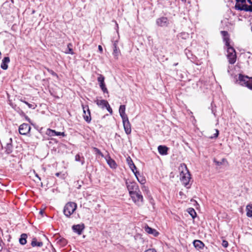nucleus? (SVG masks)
I'll list each match as a JSON object with an SVG mask.
<instances>
[{
	"label": "nucleus",
	"mask_w": 252,
	"mask_h": 252,
	"mask_svg": "<svg viewBox=\"0 0 252 252\" xmlns=\"http://www.w3.org/2000/svg\"><path fill=\"white\" fill-rule=\"evenodd\" d=\"M179 170L180 171V179L187 188H189V181L190 180V175L185 164H182L179 167Z\"/></svg>",
	"instance_id": "1"
},
{
	"label": "nucleus",
	"mask_w": 252,
	"mask_h": 252,
	"mask_svg": "<svg viewBox=\"0 0 252 252\" xmlns=\"http://www.w3.org/2000/svg\"><path fill=\"white\" fill-rule=\"evenodd\" d=\"M225 45L227 47V57L230 64H234L236 61V53L235 49L230 45L228 40L225 38Z\"/></svg>",
	"instance_id": "2"
},
{
	"label": "nucleus",
	"mask_w": 252,
	"mask_h": 252,
	"mask_svg": "<svg viewBox=\"0 0 252 252\" xmlns=\"http://www.w3.org/2000/svg\"><path fill=\"white\" fill-rule=\"evenodd\" d=\"M77 208V205L74 202H68L65 205L63 209L64 215L69 217L75 211Z\"/></svg>",
	"instance_id": "3"
},
{
	"label": "nucleus",
	"mask_w": 252,
	"mask_h": 252,
	"mask_svg": "<svg viewBox=\"0 0 252 252\" xmlns=\"http://www.w3.org/2000/svg\"><path fill=\"white\" fill-rule=\"evenodd\" d=\"M132 200L138 206H141L143 204V197L139 189L134 192L131 193L130 194Z\"/></svg>",
	"instance_id": "4"
},
{
	"label": "nucleus",
	"mask_w": 252,
	"mask_h": 252,
	"mask_svg": "<svg viewBox=\"0 0 252 252\" xmlns=\"http://www.w3.org/2000/svg\"><path fill=\"white\" fill-rule=\"evenodd\" d=\"M252 78V77H249L247 76L239 74L237 82L240 85L244 86L248 88V86H249L248 85L250 83Z\"/></svg>",
	"instance_id": "5"
},
{
	"label": "nucleus",
	"mask_w": 252,
	"mask_h": 252,
	"mask_svg": "<svg viewBox=\"0 0 252 252\" xmlns=\"http://www.w3.org/2000/svg\"><path fill=\"white\" fill-rule=\"evenodd\" d=\"M249 3L250 5H248L247 3L241 4V5L238 3H236L235 7L236 9L239 10L252 12V2L251 1V3Z\"/></svg>",
	"instance_id": "6"
},
{
	"label": "nucleus",
	"mask_w": 252,
	"mask_h": 252,
	"mask_svg": "<svg viewBox=\"0 0 252 252\" xmlns=\"http://www.w3.org/2000/svg\"><path fill=\"white\" fill-rule=\"evenodd\" d=\"M126 185L129 194L139 190L138 186L135 182H126Z\"/></svg>",
	"instance_id": "7"
},
{
	"label": "nucleus",
	"mask_w": 252,
	"mask_h": 252,
	"mask_svg": "<svg viewBox=\"0 0 252 252\" xmlns=\"http://www.w3.org/2000/svg\"><path fill=\"white\" fill-rule=\"evenodd\" d=\"M83 118L84 120L88 123L91 121V117L90 111L88 106H83Z\"/></svg>",
	"instance_id": "8"
},
{
	"label": "nucleus",
	"mask_w": 252,
	"mask_h": 252,
	"mask_svg": "<svg viewBox=\"0 0 252 252\" xmlns=\"http://www.w3.org/2000/svg\"><path fill=\"white\" fill-rule=\"evenodd\" d=\"M156 24L159 27H167L169 25V21L167 17L163 16L157 19Z\"/></svg>",
	"instance_id": "9"
},
{
	"label": "nucleus",
	"mask_w": 252,
	"mask_h": 252,
	"mask_svg": "<svg viewBox=\"0 0 252 252\" xmlns=\"http://www.w3.org/2000/svg\"><path fill=\"white\" fill-rule=\"evenodd\" d=\"M31 130V126L28 124H23L19 127V133L22 135H26Z\"/></svg>",
	"instance_id": "10"
},
{
	"label": "nucleus",
	"mask_w": 252,
	"mask_h": 252,
	"mask_svg": "<svg viewBox=\"0 0 252 252\" xmlns=\"http://www.w3.org/2000/svg\"><path fill=\"white\" fill-rule=\"evenodd\" d=\"M122 120L124 127L126 133L127 134H130L131 131V125L128 121V118H126V119H122Z\"/></svg>",
	"instance_id": "11"
},
{
	"label": "nucleus",
	"mask_w": 252,
	"mask_h": 252,
	"mask_svg": "<svg viewBox=\"0 0 252 252\" xmlns=\"http://www.w3.org/2000/svg\"><path fill=\"white\" fill-rule=\"evenodd\" d=\"M84 228L85 226L83 223L74 225L72 227L73 231L77 233L78 235H81L82 234Z\"/></svg>",
	"instance_id": "12"
},
{
	"label": "nucleus",
	"mask_w": 252,
	"mask_h": 252,
	"mask_svg": "<svg viewBox=\"0 0 252 252\" xmlns=\"http://www.w3.org/2000/svg\"><path fill=\"white\" fill-rule=\"evenodd\" d=\"M117 42L118 41L116 40L114 41L113 43V55L114 56V58L116 59H118V57L120 54V50L117 47Z\"/></svg>",
	"instance_id": "13"
},
{
	"label": "nucleus",
	"mask_w": 252,
	"mask_h": 252,
	"mask_svg": "<svg viewBox=\"0 0 252 252\" xmlns=\"http://www.w3.org/2000/svg\"><path fill=\"white\" fill-rule=\"evenodd\" d=\"M5 152L7 154H9L12 153L13 150V147L12 145V139L9 138L6 143L5 147Z\"/></svg>",
	"instance_id": "14"
},
{
	"label": "nucleus",
	"mask_w": 252,
	"mask_h": 252,
	"mask_svg": "<svg viewBox=\"0 0 252 252\" xmlns=\"http://www.w3.org/2000/svg\"><path fill=\"white\" fill-rule=\"evenodd\" d=\"M10 62V59L8 57H4L2 60L0 67L3 70H6L8 68V64Z\"/></svg>",
	"instance_id": "15"
},
{
	"label": "nucleus",
	"mask_w": 252,
	"mask_h": 252,
	"mask_svg": "<svg viewBox=\"0 0 252 252\" xmlns=\"http://www.w3.org/2000/svg\"><path fill=\"white\" fill-rule=\"evenodd\" d=\"M145 230L148 233L152 234L155 237L158 236L159 234V233L156 229L152 228L148 225L145 227Z\"/></svg>",
	"instance_id": "16"
},
{
	"label": "nucleus",
	"mask_w": 252,
	"mask_h": 252,
	"mask_svg": "<svg viewBox=\"0 0 252 252\" xmlns=\"http://www.w3.org/2000/svg\"><path fill=\"white\" fill-rule=\"evenodd\" d=\"M126 110V106L124 105H121L119 108V113L120 116L121 117L122 119H126V118H128L127 115L125 113Z\"/></svg>",
	"instance_id": "17"
},
{
	"label": "nucleus",
	"mask_w": 252,
	"mask_h": 252,
	"mask_svg": "<svg viewBox=\"0 0 252 252\" xmlns=\"http://www.w3.org/2000/svg\"><path fill=\"white\" fill-rule=\"evenodd\" d=\"M159 153L161 155L167 154L168 148L165 146L160 145L158 148Z\"/></svg>",
	"instance_id": "18"
},
{
	"label": "nucleus",
	"mask_w": 252,
	"mask_h": 252,
	"mask_svg": "<svg viewBox=\"0 0 252 252\" xmlns=\"http://www.w3.org/2000/svg\"><path fill=\"white\" fill-rule=\"evenodd\" d=\"M96 104L101 108H104L108 104V102L105 100H99L97 99L95 101Z\"/></svg>",
	"instance_id": "19"
},
{
	"label": "nucleus",
	"mask_w": 252,
	"mask_h": 252,
	"mask_svg": "<svg viewBox=\"0 0 252 252\" xmlns=\"http://www.w3.org/2000/svg\"><path fill=\"white\" fill-rule=\"evenodd\" d=\"M135 176L136 177L138 181L141 184H144L146 182L145 179L142 176L140 175V173L138 171H136L135 173Z\"/></svg>",
	"instance_id": "20"
},
{
	"label": "nucleus",
	"mask_w": 252,
	"mask_h": 252,
	"mask_svg": "<svg viewBox=\"0 0 252 252\" xmlns=\"http://www.w3.org/2000/svg\"><path fill=\"white\" fill-rule=\"evenodd\" d=\"M106 161L108 165L112 168H116L117 164L114 160L112 159L110 157L106 158Z\"/></svg>",
	"instance_id": "21"
},
{
	"label": "nucleus",
	"mask_w": 252,
	"mask_h": 252,
	"mask_svg": "<svg viewBox=\"0 0 252 252\" xmlns=\"http://www.w3.org/2000/svg\"><path fill=\"white\" fill-rule=\"evenodd\" d=\"M193 243L194 246L198 249H202L204 246V244L201 241L198 240H194Z\"/></svg>",
	"instance_id": "22"
},
{
	"label": "nucleus",
	"mask_w": 252,
	"mask_h": 252,
	"mask_svg": "<svg viewBox=\"0 0 252 252\" xmlns=\"http://www.w3.org/2000/svg\"><path fill=\"white\" fill-rule=\"evenodd\" d=\"M43 243L42 242H37V239L35 238H33L32 241L31 245L32 247H41L43 246Z\"/></svg>",
	"instance_id": "23"
},
{
	"label": "nucleus",
	"mask_w": 252,
	"mask_h": 252,
	"mask_svg": "<svg viewBox=\"0 0 252 252\" xmlns=\"http://www.w3.org/2000/svg\"><path fill=\"white\" fill-rule=\"evenodd\" d=\"M27 235L26 234H22L21 235V237L19 239V242L21 245H25L27 243Z\"/></svg>",
	"instance_id": "24"
},
{
	"label": "nucleus",
	"mask_w": 252,
	"mask_h": 252,
	"mask_svg": "<svg viewBox=\"0 0 252 252\" xmlns=\"http://www.w3.org/2000/svg\"><path fill=\"white\" fill-rule=\"evenodd\" d=\"M72 46V45L71 43H68L67 44V47L65 49L64 52L66 54H70L73 55L74 53L73 52L72 49L71 48Z\"/></svg>",
	"instance_id": "25"
},
{
	"label": "nucleus",
	"mask_w": 252,
	"mask_h": 252,
	"mask_svg": "<svg viewBox=\"0 0 252 252\" xmlns=\"http://www.w3.org/2000/svg\"><path fill=\"white\" fill-rule=\"evenodd\" d=\"M75 160L76 161H81V164L83 165L85 163V159L83 157H80L79 154H77L75 157Z\"/></svg>",
	"instance_id": "26"
},
{
	"label": "nucleus",
	"mask_w": 252,
	"mask_h": 252,
	"mask_svg": "<svg viewBox=\"0 0 252 252\" xmlns=\"http://www.w3.org/2000/svg\"><path fill=\"white\" fill-rule=\"evenodd\" d=\"M247 216L249 217H252V205L247 206Z\"/></svg>",
	"instance_id": "27"
},
{
	"label": "nucleus",
	"mask_w": 252,
	"mask_h": 252,
	"mask_svg": "<svg viewBox=\"0 0 252 252\" xmlns=\"http://www.w3.org/2000/svg\"><path fill=\"white\" fill-rule=\"evenodd\" d=\"M188 212L193 219H194L196 216V213L195 210L193 208H189Z\"/></svg>",
	"instance_id": "28"
},
{
	"label": "nucleus",
	"mask_w": 252,
	"mask_h": 252,
	"mask_svg": "<svg viewBox=\"0 0 252 252\" xmlns=\"http://www.w3.org/2000/svg\"><path fill=\"white\" fill-rule=\"evenodd\" d=\"M56 131L51 129H48L46 132V134L49 136H55Z\"/></svg>",
	"instance_id": "29"
},
{
	"label": "nucleus",
	"mask_w": 252,
	"mask_h": 252,
	"mask_svg": "<svg viewBox=\"0 0 252 252\" xmlns=\"http://www.w3.org/2000/svg\"><path fill=\"white\" fill-rule=\"evenodd\" d=\"M214 161L218 166H220L223 164L225 162H227L226 159L225 158H222L221 161H217L215 159H214Z\"/></svg>",
	"instance_id": "30"
},
{
	"label": "nucleus",
	"mask_w": 252,
	"mask_h": 252,
	"mask_svg": "<svg viewBox=\"0 0 252 252\" xmlns=\"http://www.w3.org/2000/svg\"><path fill=\"white\" fill-rule=\"evenodd\" d=\"M126 161H127V162L129 167H134V164L130 157H128L127 158Z\"/></svg>",
	"instance_id": "31"
},
{
	"label": "nucleus",
	"mask_w": 252,
	"mask_h": 252,
	"mask_svg": "<svg viewBox=\"0 0 252 252\" xmlns=\"http://www.w3.org/2000/svg\"><path fill=\"white\" fill-rule=\"evenodd\" d=\"M97 81L98 82H99V84H101V83H104V77L102 75L99 74L97 78Z\"/></svg>",
	"instance_id": "32"
},
{
	"label": "nucleus",
	"mask_w": 252,
	"mask_h": 252,
	"mask_svg": "<svg viewBox=\"0 0 252 252\" xmlns=\"http://www.w3.org/2000/svg\"><path fill=\"white\" fill-rule=\"evenodd\" d=\"M236 3L241 5V4H244L245 3H251V0H236Z\"/></svg>",
	"instance_id": "33"
},
{
	"label": "nucleus",
	"mask_w": 252,
	"mask_h": 252,
	"mask_svg": "<svg viewBox=\"0 0 252 252\" xmlns=\"http://www.w3.org/2000/svg\"><path fill=\"white\" fill-rule=\"evenodd\" d=\"M58 242L60 243V244L63 246H65L67 244V241L63 238L59 239L58 241Z\"/></svg>",
	"instance_id": "34"
},
{
	"label": "nucleus",
	"mask_w": 252,
	"mask_h": 252,
	"mask_svg": "<svg viewBox=\"0 0 252 252\" xmlns=\"http://www.w3.org/2000/svg\"><path fill=\"white\" fill-rule=\"evenodd\" d=\"M99 86L100 87V88L101 89L102 91L103 92V93H108V92L107 91V88H106L105 87V85L104 83H101V84H99Z\"/></svg>",
	"instance_id": "35"
},
{
	"label": "nucleus",
	"mask_w": 252,
	"mask_h": 252,
	"mask_svg": "<svg viewBox=\"0 0 252 252\" xmlns=\"http://www.w3.org/2000/svg\"><path fill=\"white\" fill-rule=\"evenodd\" d=\"M93 150L96 153V154L101 156L102 157H103V156H104L102 154V153L101 152V151L98 148L94 147Z\"/></svg>",
	"instance_id": "36"
},
{
	"label": "nucleus",
	"mask_w": 252,
	"mask_h": 252,
	"mask_svg": "<svg viewBox=\"0 0 252 252\" xmlns=\"http://www.w3.org/2000/svg\"><path fill=\"white\" fill-rule=\"evenodd\" d=\"M22 101L24 103L27 104L29 108H30L34 109L35 108L36 105L34 104H30L26 101Z\"/></svg>",
	"instance_id": "37"
},
{
	"label": "nucleus",
	"mask_w": 252,
	"mask_h": 252,
	"mask_svg": "<svg viewBox=\"0 0 252 252\" xmlns=\"http://www.w3.org/2000/svg\"><path fill=\"white\" fill-rule=\"evenodd\" d=\"M47 70V71L50 73L51 75H52L54 76L58 77V75L56 73H55L53 70L50 69L48 68H45Z\"/></svg>",
	"instance_id": "38"
},
{
	"label": "nucleus",
	"mask_w": 252,
	"mask_h": 252,
	"mask_svg": "<svg viewBox=\"0 0 252 252\" xmlns=\"http://www.w3.org/2000/svg\"><path fill=\"white\" fill-rule=\"evenodd\" d=\"M106 108L107 111L110 113V114H112L113 113V111H112V108L110 107V105L109 104V103H108V104L106 105V106L105 107Z\"/></svg>",
	"instance_id": "39"
},
{
	"label": "nucleus",
	"mask_w": 252,
	"mask_h": 252,
	"mask_svg": "<svg viewBox=\"0 0 252 252\" xmlns=\"http://www.w3.org/2000/svg\"><path fill=\"white\" fill-rule=\"evenodd\" d=\"M55 136H65V134L63 132H57L56 131Z\"/></svg>",
	"instance_id": "40"
},
{
	"label": "nucleus",
	"mask_w": 252,
	"mask_h": 252,
	"mask_svg": "<svg viewBox=\"0 0 252 252\" xmlns=\"http://www.w3.org/2000/svg\"><path fill=\"white\" fill-rule=\"evenodd\" d=\"M222 245L223 247L227 248L228 245V243L227 241L225 240H223L222 242Z\"/></svg>",
	"instance_id": "41"
},
{
	"label": "nucleus",
	"mask_w": 252,
	"mask_h": 252,
	"mask_svg": "<svg viewBox=\"0 0 252 252\" xmlns=\"http://www.w3.org/2000/svg\"><path fill=\"white\" fill-rule=\"evenodd\" d=\"M219 131L218 129H216V133L214 134L213 136L211 137V138L218 137V136L219 135Z\"/></svg>",
	"instance_id": "42"
},
{
	"label": "nucleus",
	"mask_w": 252,
	"mask_h": 252,
	"mask_svg": "<svg viewBox=\"0 0 252 252\" xmlns=\"http://www.w3.org/2000/svg\"><path fill=\"white\" fill-rule=\"evenodd\" d=\"M129 168L131 169V170H132V171L133 172V173H134V174H135V172H136V171H137L136 170L137 168H136V167L135 166V165H134V167H129Z\"/></svg>",
	"instance_id": "43"
},
{
	"label": "nucleus",
	"mask_w": 252,
	"mask_h": 252,
	"mask_svg": "<svg viewBox=\"0 0 252 252\" xmlns=\"http://www.w3.org/2000/svg\"><path fill=\"white\" fill-rule=\"evenodd\" d=\"M144 252H157V251L154 249H149L145 251Z\"/></svg>",
	"instance_id": "44"
},
{
	"label": "nucleus",
	"mask_w": 252,
	"mask_h": 252,
	"mask_svg": "<svg viewBox=\"0 0 252 252\" xmlns=\"http://www.w3.org/2000/svg\"><path fill=\"white\" fill-rule=\"evenodd\" d=\"M248 85L249 86H248V88L251 90H252V78H251L250 83Z\"/></svg>",
	"instance_id": "45"
},
{
	"label": "nucleus",
	"mask_w": 252,
	"mask_h": 252,
	"mask_svg": "<svg viewBox=\"0 0 252 252\" xmlns=\"http://www.w3.org/2000/svg\"><path fill=\"white\" fill-rule=\"evenodd\" d=\"M221 34H222V35L224 36H225L228 34L227 32L226 31H221Z\"/></svg>",
	"instance_id": "46"
},
{
	"label": "nucleus",
	"mask_w": 252,
	"mask_h": 252,
	"mask_svg": "<svg viewBox=\"0 0 252 252\" xmlns=\"http://www.w3.org/2000/svg\"><path fill=\"white\" fill-rule=\"evenodd\" d=\"M98 50L100 52H102V47L101 45H99L98 47Z\"/></svg>",
	"instance_id": "47"
},
{
	"label": "nucleus",
	"mask_w": 252,
	"mask_h": 252,
	"mask_svg": "<svg viewBox=\"0 0 252 252\" xmlns=\"http://www.w3.org/2000/svg\"><path fill=\"white\" fill-rule=\"evenodd\" d=\"M35 176L39 180H41L40 178L38 176L37 174H35Z\"/></svg>",
	"instance_id": "48"
},
{
	"label": "nucleus",
	"mask_w": 252,
	"mask_h": 252,
	"mask_svg": "<svg viewBox=\"0 0 252 252\" xmlns=\"http://www.w3.org/2000/svg\"><path fill=\"white\" fill-rule=\"evenodd\" d=\"M56 175L57 176H59V173H56Z\"/></svg>",
	"instance_id": "49"
},
{
	"label": "nucleus",
	"mask_w": 252,
	"mask_h": 252,
	"mask_svg": "<svg viewBox=\"0 0 252 252\" xmlns=\"http://www.w3.org/2000/svg\"><path fill=\"white\" fill-rule=\"evenodd\" d=\"M43 211H40V214H43Z\"/></svg>",
	"instance_id": "50"
},
{
	"label": "nucleus",
	"mask_w": 252,
	"mask_h": 252,
	"mask_svg": "<svg viewBox=\"0 0 252 252\" xmlns=\"http://www.w3.org/2000/svg\"><path fill=\"white\" fill-rule=\"evenodd\" d=\"M182 35H185L188 36V34H185V33H183V34H182Z\"/></svg>",
	"instance_id": "51"
},
{
	"label": "nucleus",
	"mask_w": 252,
	"mask_h": 252,
	"mask_svg": "<svg viewBox=\"0 0 252 252\" xmlns=\"http://www.w3.org/2000/svg\"><path fill=\"white\" fill-rule=\"evenodd\" d=\"M177 64H178V63H174V65L176 66V65H177Z\"/></svg>",
	"instance_id": "52"
},
{
	"label": "nucleus",
	"mask_w": 252,
	"mask_h": 252,
	"mask_svg": "<svg viewBox=\"0 0 252 252\" xmlns=\"http://www.w3.org/2000/svg\"><path fill=\"white\" fill-rule=\"evenodd\" d=\"M184 0V1H186V0Z\"/></svg>",
	"instance_id": "53"
}]
</instances>
